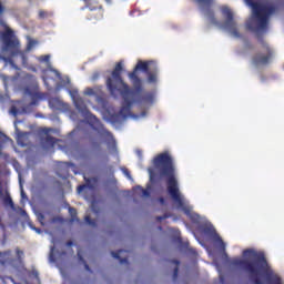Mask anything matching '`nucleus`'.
Instances as JSON below:
<instances>
[{
    "label": "nucleus",
    "instance_id": "34",
    "mask_svg": "<svg viewBox=\"0 0 284 284\" xmlns=\"http://www.w3.org/2000/svg\"><path fill=\"white\" fill-rule=\"evenodd\" d=\"M120 263L123 264V263H128V260H120Z\"/></svg>",
    "mask_w": 284,
    "mask_h": 284
},
{
    "label": "nucleus",
    "instance_id": "42",
    "mask_svg": "<svg viewBox=\"0 0 284 284\" xmlns=\"http://www.w3.org/2000/svg\"><path fill=\"white\" fill-rule=\"evenodd\" d=\"M106 1V3H110V0H105Z\"/></svg>",
    "mask_w": 284,
    "mask_h": 284
},
{
    "label": "nucleus",
    "instance_id": "33",
    "mask_svg": "<svg viewBox=\"0 0 284 284\" xmlns=\"http://www.w3.org/2000/svg\"><path fill=\"white\" fill-rule=\"evenodd\" d=\"M135 154H138V156H142L141 150H136Z\"/></svg>",
    "mask_w": 284,
    "mask_h": 284
},
{
    "label": "nucleus",
    "instance_id": "1",
    "mask_svg": "<svg viewBox=\"0 0 284 284\" xmlns=\"http://www.w3.org/2000/svg\"><path fill=\"white\" fill-rule=\"evenodd\" d=\"M121 70L123 63L119 62L111 77L106 80V87L112 97L121 94L123 104L116 115V121H125V119H133V121H141L148 116V109L154 105L156 95L154 93H143V80L139 79V72L146 73V83L156 85L159 83V69L155 61L139 60L133 72L129 73V79L133 84V91H130L128 84L121 79Z\"/></svg>",
    "mask_w": 284,
    "mask_h": 284
},
{
    "label": "nucleus",
    "instance_id": "43",
    "mask_svg": "<svg viewBox=\"0 0 284 284\" xmlns=\"http://www.w3.org/2000/svg\"><path fill=\"white\" fill-rule=\"evenodd\" d=\"M92 210H94V204H92Z\"/></svg>",
    "mask_w": 284,
    "mask_h": 284
},
{
    "label": "nucleus",
    "instance_id": "35",
    "mask_svg": "<svg viewBox=\"0 0 284 284\" xmlns=\"http://www.w3.org/2000/svg\"><path fill=\"white\" fill-rule=\"evenodd\" d=\"M78 256H79L80 261H82L81 252H78Z\"/></svg>",
    "mask_w": 284,
    "mask_h": 284
},
{
    "label": "nucleus",
    "instance_id": "3",
    "mask_svg": "<svg viewBox=\"0 0 284 284\" xmlns=\"http://www.w3.org/2000/svg\"><path fill=\"white\" fill-rule=\"evenodd\" d=\"M232 265L245 270L252 278H255V283H258L261 276H266L267 281H271L274 284H283V280H281V277L272 271L270 264H267L265 254L254 248L243 251V258H234Z\"/></svg>",
    "mask_w": 284,
    "mask_h": 284
},
{
    "label": "nucleus",
    "instance_id": "12",
    "mask_svg": "<svg viewBox=\"0 0 284 284\" xmlns=\"http://www.w3.org/2000/svg\"><path fill=\"white\" fill-rule=\"evenodd\" d=\"M14 128H16V132H17L18 145H21V148H24V145H27V143L23 141V139H28L29 133H21L19 131V129L17 128V122H14Z\"/></svg>",
    "mask_w": 284,
    "mask_h": 284
},
{
    "label": "nucleus",
    "instance_id": "8",
    "mask_svg": "<svg viewBox=\"0 0 284 284\" xmlns=\"http://www.w3.org/2000/svg\"><path fill=\"white\" fill-rule=\"evenodd\" d=\"M44 74L48 77H51V79L53 77H55V79H58V81H62V85H58L57 90H61V88H68V85H70V78L65 77V78H61V73H59V71L52 69V67H49L48 70L44 71Z\"/></svg>",
    "mask_w": 284,
    "mask_h": 284
},
{
    "label": "nucleus",
    "instance_id": "40",
    "mask_svg": "<svg viewBox=\"0 0 284 284\" xmlns=\"http://www.w3.org/2000/svg\"><path fill=\"white\" fill-rule=\"evenodd\" d=\"M68 245H69V247H70V246H72V243H71V242H69V243H68Z\"/></svg>",
    "mask_w": 284,
    "mask_h": 284
},
{
    "label": "nucleus",
    "instance_id": "38",
    "mask_svg": "<svg viewBox=\"0 0 284 284\" xmlns=\"http://www.w3.org/2000/svg\"><path fill=\"white\" fill-rule=\"evenodd\" d=\"M85 270L90 271V266H88V264H85Z\"/></svg>",
    "mask_w": 284,
    "mask_h": 284
},
{
    "label": "nucleus",
    "instance_id": "24",
    "mask_svg": "<svg viewBox=\"0 0 284 284\" xmlns=\"http://www.w3.org/2000/svg\"><path fill=\"white\" fill-rule=\"evenodd\" d=\"M84 221L88 225H94V222L92 220H90V216H88V215L84 217Z\"/></svg>",
    "mask_w": 284,
    "mask_h": 284
},
{
    "label": "nucleus",
    "instance_id": "29",
    "mask_svg": "<svg viewBox=\"0 0 284 284\" xmlns=\"http://www.w3.org/2000/svg\"><path fill=\"white\" fill-rule=\"evenodd\" d=\"M69 213L71 214V216H77V210L74 209H69Z\"/></svg>",
    "mask_w": 284,
    "mask_h": 284
},
{
    "label": "nucleus",
    "instance_id": "4",
    "mask_svg": "<svg viewBox=\"0 0 284 284\" xmlns=\"http://www.w3.org/2000/svg\"><path fill=\"white\" fill-rule=\"evenodd\" d=\"M246 6L252 8V16L246 21V29L252 32H265L270 24V17L276 12V6L270 2H253L245 0Z\"/></svg>",
    "mask_w": 284,
    "mask_h": 284
},
{
    "label": "nucleus",
    "instance_id": "37",
    "mask_svg": "<svg viewBox=\"0 0 284 284\" xmlns=\"http://www.w3.org/2000/svg\"><path fill=\"white\" fill-rule=\"evenodd\" d=\"M49 131H50V129H44L45 134H48Z\"/></svg>",
    "mask_w": 284,
    "mask_h": 284
},
{
    "label": "nucleus",
    "instance_id": "17",
    "mask_svg": "<svg viewBox=\"0 0 284 284\" xmlns=\"http://www.w3.org/2000/svg\"><path fill=\"white\" fill-rule=\"evenodd\" d=\"M83 94L85 97H94L97 94V91H94V89L92 88H87L84 89Z\"/></svg>",
    "mask_w": 284,
    "mask_h": 284
},
{
    "label": "nucleus",
    "instance_id": "6",
    "mask_svg": "<svg viewBox=\"0 0 284 284\" xmlns=\"http://www.w3.org/2000/svg\"><path fill=\"white\" fill-rule=\"evenodd\" d=\"M222 14L224 22H217L212 14H209V21L213 23V26H216V28H220V30H223V32L230 34V37H233V39H241V27L234 17V11H232L230 7L224 6L222 7Z\"/></svg>",
    "mask_w": 284,
    "mask_h": 284
},
{
    "label": "nucleus",
    "instance_id": "32",
    "mask_svg": "<svg viewBox=\"0 0 284 284\" xmlns=\"http://www.w3.org/2000/svg\"><path fill=\"white\" fill-rule=\"evenodd\" d=\"M39 17H41V18L43 19V17H45V12L40 11V12H39Z\"/></svg>",
    "mask_w": 284,
    "mask_h": 284
},
{
    "label": "nucleus",
    "instance_id": "7",
    "mask_svg": "<svg viewBox=\"0 0 284 284\" xmlns=\"http://www.w3.org/2000/svg\"><path fill=\"white\" fill-rule=\"evenodd\" d=\"M23 251L17 248L13 253H0V265H12L13 267H22Z\"/></svg>",
    "mask_w": 284,
    "mask_h": 284
},
{
    "label": "nucleus",
    "instance_id": "18",
    "mask_svg": "<svg viewBox=\"0 0 284 284\" xmlns=\"http://www.w3.org/2000/svg\"><path fill=\"white\" fill-rule=\"evenodd\" d=\"M38 61L44 62V63H50V54L47 55H40L38 57Z\"/></svg>",
    "mask_w": 284,
    "mask_h": 284
},
{
    "label": "nucleus",
    "instance_id": "26",
    "mask_svg": "<svg viewBox=\"0 0 284 284\" xmlns=\"http://www.w3.org/2000/svg\"><path fill=\"white\" fill-rule=\"evenodd\" d=\"M2 79H3V81H4V87L8 88V81L10 80V78L3 75Z\"/></svg>",
    "mask_w": 284,
    "mask_h": 284
},
{
    "label": "nucleus",
    "instance_id": "10",
    "mask_svg": "<svg viewBox=\"0 0 284 284\" xmlns=\"http://www.w3.org/2000/svg\"><path fill=\"white\" fill-rule=\"evenodd\" d=\"M0 196L2 197L6 207L14 210V202H12V197H10V193L8 192V190H2L0 187Z\"/></svg>",
    "mask_w": 284,
    "mask_h": 284
},
{
    "label": "nucleus",
    "instance_id": "20",
    "mask_svg": "<svg viewBox=\"0 0 284 284\" xmlns=\"http://www.w3.org/2000/svg\"><path fill=\"white\" fill-rule=\"evenodd\" d=\"M10 114H12L13 116H19V114H21V111H19L17 106H12L10 110Z\"/></svg>",
    "mask_w": 284,
    "mask_h": 284
},
{
    "label": "nucleus",
    "instance_id": "27",
    "mask_svg": "<svg viewBox=\"0 0 284 284\" xmlns=\"http://www.w3.org/2000/svg\"><path fill=\"white\" fill-rule=\"evenodd\" d=\"M42 79H43L44 85H47L48 88L50 85V83L48 82L49 81L48 77L43 75Z\"/></svg>",
    "mask_w": 284,
    "mask_h": 284
},
{
    "label": "nucleus",
    "instance_id": "13",
    "mask_svg": "<svg viewBox=\"0 0 284 284\" xmlns=\"http://www.w3.org/2000/svg\"><path fill=\"white\" fill-rule=\"evenodd\" d=\"M270 61V57L260 54L253 59V63L255 65H265Z\"/></svg>",
    "mask_w": 284,
    "mask_h": 284
},
{
    "label": "nucleus",
    "instance_id": "22",
    "mask_svg": "<svg viewBox=\"0 0 284 284\" xmlns=\"http://www.w3.org/2000/svg\"><path fill=\"white\" fill-rule=\"evenodd\" d=\"M148 172H149L151 183H154V170H152V168H150V169H148Z\"/></svg>",
    "mask_w": 284,
    "mask_h": 284
},
{
    "label": "nucleus",
    "instance_id": "30",
    "mask_svg": "<svg viewBox=\"0 0 284 284\" xmlns=\"http://www.w3.org/2000/svg\"><path fill=\"white\" fill-rule=\"evenodd\" d=\"M30 227H31V230H34V232H37V234H41V230H39V229H37V227L32 226V225H30Z\"/></svg>",
    "mask_w": 284,
    "mask_h": 284
},
{
    "label": "nucleus",
    "instance_id": "21",
    "mask_svg": "<svg viewBox=\"0 0 284 284\" xmlns=\"http://www.w3.org/2000/svg\"><path fill=\"white\" fill-rule=\"evenodd\" d=\"M19 183H20L21 196L22 199H26V193L23 192V182H21V174H19Z\"/></svg>",
    "mask_w": 284,
    "mask_h": 284
},
{
    "label": "nucleus",
    "instance_id": "9",
    "mask_svg": "<svg viewBox=\"0 0 284 284\" xmlns=\"http://www.w3.org/2000/svg\"><path fill=\"white\" fill-rule=\"evenodd\" d=\"M204 232L205 234H213V239L217 243V247H220V250H225V243L223 242V240H221L219 235H216V231L214 230V226H212V224L206 223Z\"/></svg>",
    "mask_w": 284,
    "mask_h": 284
},
{
    "label": "nucleus",
    "instance_id": "14",
    "mask_svg": "<svg viewBox=\"0 0 284 284\" xmlns=\"http://www.w3.org/2000/svg\"><path fill=\"white\" fill-rule=\"evenodd\" d=\"M150 190H151L150 186H148L145 190L142 189L141 186H138L135 189V193L141 194L142 199H148V196H150Z\"/></svg>",
    "mask_w": 284,
    "mask_h": 284
},
{
    "label": "nucleus",
    "instance_id": "39",
    "mask_svg": "<svg viewBox=\"0 0 284 284\" xmlns=\"http://www.w3.org/2000/svg\"><path fill=\"white\" fill-rule=\"evenodd\" d=\"M160 203L163 205V203H164L163 199H160Z\"/></svg>",
    "mask_w": 284,
    "mask_h": 284
},
{
    "label": "nucleus",
    "instance_id": "2",
    "mask_svg": "<svg viewBox=\"0 0 284 284\" xmlns=\"http://www.w3.org/2000/svg\"><path fill=\"white\" fill-rule=\"evenodd\" d=\"M153 165L159 170L160 176H166L168 190L171 199H173L178 210H181L192 219L194 223H205V217L194 213V207L190 205V202L179 191V181H176V169L174 166V160L169 152L161 153L153 159Z\"/></svg>",
    "mask_w": 284,
    "mask_h": 284
},
{
    "label": "nucleus",
    "instance_id": "41",
    "mask_svg": "<svg viewBox=\"0 0 284 284\" xmlns=\"http://www.w3.org/2000/svg\"><path fill=\"white\" fill-rule=\"evenodd\" d=\"M0 229H3V225H2V224H0Z\"/></svg>",
    "mask_w": 284,
    "mask_h": 284
},
{
    "label": "nucleus",
    "instance_id": "5",
    "mask_svg": "<svg viewBox=\"0 0 284 284\" xmlns=\"http://www.w3.org/2000/svg\"><path fill=\"white\" fill-rule=\"evenodd\" d=\"M68 92L77 110L81 112L82 116H84V119L92 125V128H94V130H99L101 134H103V136H106L109 143L114 145V138H112V134L108 130L103 129V125H101L99 119H97V116H94L92 113H90V111H88V102H85V100H83V98L79 95V90L69 89Z\"/></svg>",
    "mask_w": 284,
    "mask_h": 284
},
{
    "label": "nucleus",
    "instance_id": "23",
    "mask_svg": "<svg viewBox=\"0 0 284 284\" xmlns=\"http://www.w3.org/2000/svg\"><path fill=\"white\" fill-rule=\"evenodd\" d=\"M122 172H123L124 176H126V179H129V181H132V175H130V171H128V169H122Z\"/></svg>",
    "mask_w": 284,
    "mask_h": 284
},
{
    "label": "nucleus",
    "instance_id": "36",
    "mask_svg": "<svg viewBox=\"0 0 284 284\" xmlns=\"http://www.w3.org/2000/svg\"><path fill=\"white\" fill-rule=\"evenodd\" d=\"M174 274H175V276H176V274H179V268H175Z\"/></svg>",
    "mask_w": 284,
    "mask_h": 284
},
{
    "label": "nucleus",
    "instance_id": "19",
    "mask_svg": "<svg viewBox=\"0 0 284 284\" xmlns=\"http://www.w3.org/2000/svg\"><path fill=\"white\" fill-rule=\"evenodd\" d=\"M49 261L50 263H54V261H57V258L54 257V246L51 247Z\"/></svg>",
    "mask_w": 284,
    "mask_h": 284
},
{
    "label": "nucleus",
    "instance_id": "11",
    "mask_svg": "<svg viewBox=\"0 0 284 284\" xmlns=\"http://www.w3.org/2000/svg\"><path fill=\"white\" fill-rule=\"evenodd\" d=\"M49 105L52 110H68V104L62 102L59 98L51 99Z\"/></svg>",
    "mask_w": 284,
    "mask_h": 284
},
{
    "label": "nucleus",
    "instance_id": "25",
    "mask_svg": "<svg viewBox=\"0 0 284 284\" xmlns=\"http://www.w3.org/2000/svg\"><path fill=\"white\" fill-rule=\"evenodd\" d=\"M121 252H123V251H119L118 253L112 252L111 254H112L113 258H120Z\"/></svg>",
    "mask_w": 284,
    "mask_h": 284
},
{
    "label": "nucleus",
    "instance_id": "31",
    "mask_svg": "<svg viewBox=\"0 0 284 284\" xmlns=\"http://www.w3.org/2000/svg\"><path fill=\"white\" fill-rule=\"evenodd\" d=\"M82 190H85V185H82V186H79V187H78L79 194H81V191H82Z\"/></svg>",
    "mask_w": 284,
    "mask_h": 284
},
{
    "label": "nucleus",
    "instance_id": "28",
    "mask_svg": "<svg viewBox=\"0 0 284 284\" xmlns=\"http://www.w3.org/2000/svg\"><path fill=\"white\" fill-rule=\"evenodd\" d=\"M47 141H48L51 145H54V139L50 138L49 135H47Z\"/></svg>",
    "mask_w": 284,
    "mask_h": 284
},
{
    "label": "nucleus",
    "instance_id": "15",
    "mask_svg": "<svg viewBox=\"0 0 284 284\" xmlns=\"http://www.w3.org/2000/svg\"><path fill=\"white\" fill-rule=\"evenodd\" d=\"M4 143H12V140L8 138L3 132L0 131V156H1V150L3 149Z\"/></svg>",
    "mask_w": 284,
    "mask_h": 284
},
{
    "label": "nucleus",
    "instance_id": "16",
    "mask_svg": "<svg viewBox=\"0 0 284 284\" xmlns=\"http://www.w3.org/2000/svg\"><path fill=\"white\" fill-rule=\"evenodd\" d=\"M37 40H32L28 38V43H27V52H30L33 50V48L38 44Z\"/></svg>",
    "mask_w": 284,
    "mask_h": 284
}]
</instances>
